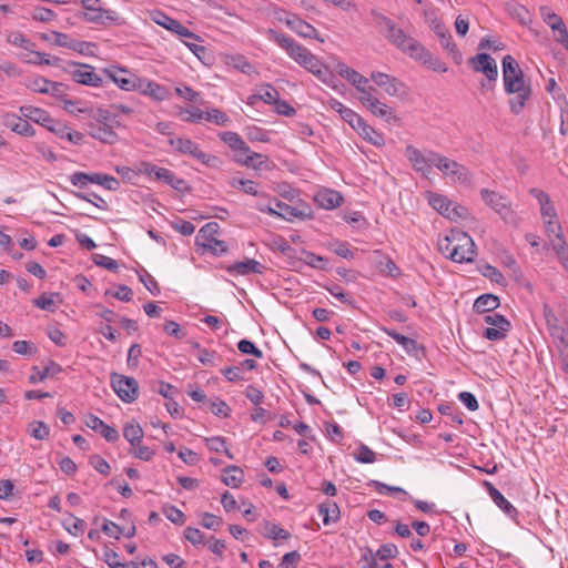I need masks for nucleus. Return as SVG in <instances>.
<instances>
[{
  "label": "nucleus",
  "instance_id": "obj_1",
  "mask_svg": "<svg viewBox=\"0 0 568 568\" xmlns=\"http://www.w3.org/2000/svg\"><path fill=\"white\" fill-rule=\"evenodd\" d=\"M503 79L506 93L516 94L509 101L510 111L514 114H519L531 95V87L526 83L523 70L509 54L503 59Z\"/></svg>",
  "mask_w": 568,
  "mask_h": 568
},
{
  "label": "nucleus",
  "instance_id": "obj_2",
  "mask_svg": "<svg viewBox=\"0 0 568 568\" xmlns=\"http://www.w3.org/2000/svg\"><path fill=\"white\" fill-rule=\"evenodd\" d=\"M277 44L283 48L287 54L301 67L318 77L325 82L333 80V75L325 68L316 55H314L305 47L301 45L293 38H275Z\"/></svg>",
  "mask_w": 568,
  "mask_h": 568
},
{
  "label": "nucleus",
  "instance_id": "obj_3",
  "mask_svg": "<svg viewBox=\"0 0 568 568\" xmlns=\"http://www.w3.org/2000/svg\"><path fill=\"white\" fill-rule=\"evenodd\" d=\"M392 43L403 53L436 72H446V64L434 57L416 38H390Z\"/></svg>",
  "mask_w": 568,
  "mask_h": 568
},
{
  "label": "nucleus",
  "instance_id": "obj_4",
  "mask_svg": "<svg viewBox=\"0 0 568 568\" xmlns=\"http://www.w3.org/2000/svg\"><path fill=\"white\" fill-rule=\"evenodd\" d=\"M430 162L445 176L450 178L454 182L467 184L470 183L473 179L470 171L465 165L438 152H430Z\"/></svg>",
  "mask_w": 568,
  "mask_h": 568
},
{
  "label": "nucleus",
  "instance_id": "obj_5",
  "mask_svg": "<svg viewBox=\"0 0 568 568\" xmlns=\"http://www.w3.org/2000/svg\"><path fill=\"white\" fill-rule=\"evenodd\" d=\"M169 144L174 148L178 153L190 155L206 166L219 168L222 163L220 158L203 152L200 150L199 145L190 139L180 136L171 138Z\"/></svg>",
  "mask_w": 568,
  "mask_h": 568
},
{
  "label": "nucleus",
  "instance_id": "obj_6",
  "mask_svg": "<svg viewBox=\"0 0 568 568\" xmlns=\"http://www.w3.org/2000/svg\"><path fill=\"white\" fill-rule=\"evenodd\" d=\"M275 207L272 205H257L256 209L260 212L267 213L272 216H277L286 221H293L294 219L311 220L313 219V210L308 205H304L302 209L291 206L277 199H273Z\"/></svg>",
  "mask_w": 568,
  "mask_h": 568
},
{
  "label": "nucleus",
  "instance_id": "obj_7",
  "mask_svg": "<svg viewBox=\"0 0 568 568\" xmlns=\"http://www.w3.org/2000/svg\"><path fill=\"white\" fill-rule=\"evenodd\" d=\"M111 387L124 403H133L139 396V384L134 377L111 373Z\"/></svg>",
  "mask_w": 568,
  "mask_h": 568
},
{
  "label": "nucleus",
  "instance_id": "obj_8",
  "mask_svg": "<svg viewBox=\"0 0 568 568\" xmlns=\"http://www.w3.org/2000/svg\"><path fill=\"white\" fill-rule=\"evenodd\" d=\"M480 195L484 202L499 214L503 220H514V211L508 197L488 189H483Z\"/></svg>",
  "mask_w": 568,
  "mask_h": 568
},
{
  "label": "nucleus",
  "instance_id": "obj_9",
  "mask_svg": "<svg viewBox=\"0 0 568 568\" xmlns=\"http://www.w3.org/2000/svg\"><path fill=\"white\" fill-rule=\"evenodd\" d=\"M456 243L455 247L457 248L456 255L453 254V260L456 263H469L473 262L476 256V245L474 240L464 231L458 230L456 232Z\"/></svg>",
  "mask_w": 568,
  "mask_h": 568
},
{
  "label": "nucleus",
  "instance_id": "obj_10",
  "mask_svg": "<svg viewBox=\"0 0 568 568\" xmlns=\"http://www.w3.org/2000/svg\"><path fill=\"white\" fill-rule=\"evenodd\" d=\"M468 64L474 72L481 73L489 81H496L498 78V68L495 59L486 52H479L468 59Z\"/></svg>",
  "mask_w": 568,
  "mask_h": 568
},
{
  "label": "nucleus",
  "instance_id": "obj_11",
  "mask_svg": "<svg viewBox=\"0 0 568 568\" xmlns=\"http://www.w3.org/2000/svg\"><path fill=\"white\" fill-rule=\"evenodd\" d=\"M103 73L109 78L110 81L114 82L120 89L125 91H135L140 78L119 67H111L103 69Z\"/></svg>",
  "mask_w": 568,
  "mask_h": 568
},
{
  "label": "nucleus",
  "instance_id": "obj_12",
  "mask_svg": "<svg viewBox=\"0 0 568 568\" xmlns=\"http://www.w3.org/2000/svg\"><path fill=\"white\" fill-rule=\"evenodd\" d=\"M149 174H154L155 179L163 181L179 193H190L192 187L186 183L185 180L178 178L172 171L165 168H159L156 165H150L148 170Z\"/></svg>",
  "mask_w": 568,
  "mask_h": 568
},
{
  "label": "nucleus",
  "instance_id": "obj_13",
  "mask_svg": "<svg viewBox=\"0 0 568 568\" xmlns=\"http://www.w3.org/2000/svg\"><path fill=\"white\" fill-rule=\"evenodd\" d=\"M430 150L427 151L425 155L420 150L413 145H407L405 149V155L410 162L413 169L424 178H428L432 172L433 163L430 162Z\"/></svg>",
  "mask_w": 568,
  "mask_h": 568
},
{
  "label": "nucleus",
  "instance_id": "obj_14",
  "mask_svg": "<svg viewBox=\"0 0 568 568\" xmlns=\"http://www.w3.org/2000/svg\"><path fill=\"white\" fill-rule=\"evenodd\" d=\"M151 20L163 27L165 30L171 31L180 37H193L195 36L192 31L183 27L179 21L172 19L161 11H153L150 14Z\"/></svg>",
  "mask_w": 568,
  "mask_h": 568
},
{
  "label": "nucleus",
  "instance_id": "obj_15",
  "mask_svg": "<svg viewBox=\"0 0 568 568\" xmlns=\"http://www.w3.org/2000/svg\"><path fill=\"white\" fill-rule=\"evenodd\" d=\"M54 44L71 49L85 57H95L98 45L75 38H54Z\"/></svg>",
  "mask_w": 568,
  "mask_h": 568
},
{
  "label": "nucleus",
  "instance_id": "obj_16",
  "mask_svg": "<svg viewBox=\"0 0 568 568\" xmlns=\"http://www.w3.org/2000/svg\"><path fill=\"white\" fill-rule=\"evenodd\" d=\"M278 21L285 23L288 29L293 32H296L297 36L308 37V36H317L316 30L313 26L300 19L297 16L292 13L283 12L278 16Z\"/></svg>",
  "mask_w": 568,
  "mask_h": 568
},
{
  "label": "nucleus",
  "instance_id": "obj_17",
  "mask_svg": "<svg viewBox=\"0 0 568 568\" xmlns=\"http://www.w3.org/2000/svg\"><path fill=\"white\" fill-rule=\"evenodd\" d=\"M72 77L73 80L80 84L91 87H101L103 84L102 78L88 64H79V68L72 72Z\"/></svg>",
  "mask_w": 568,
  "mask_h": 568
},
{
  "label": "nucleus",
  "instance_id": "obj_18",
  "mask_svg": "<svg viewBox=\"0 0 568 568\" xmlns=\"http://www.w3.org/2000/svg\"><path fill=\"white\" fill-rule=\"evenodd\" d=\"M314 201L320 207L333 210L342 205L344 197L338 191L323 189L316 193Z\"/></svg>",
  "mask_w": 568,
  "mask_h": 568
},
{
  "label": "nucleus",
  "instance_id": "obj_19",
  "mask_svg": "<svg viewBox=\"0 0 568 568\" xmlns=\"http://www.w3.org/2000/svg\"><path fill=\"white\" fill-rule=\"evenodd\" d=\"M266 267L254 258L235 262L227 267V272L235 275L263 274Z\"/></svg>",
  "mask_w": 568,
  "mask_h": 568
},
{
  "label": "nucleus",
  "instance_id": "obj_20",
  "mask_svg": "<svg viewBox=\"0 0 568 568\" xmlns=\"http://www.w3.org/2000/svg\"><path fill=\"white\" fill-rule=\"evenodd\" d=\"M245 158L242 155H236L235 161L240 163L241 165H244L246 168H252L255 170L265 169L271 170L273 168L272 162L270 161L267 155L256 153V152H248L244 154Z\"/></svg>",
  "mask_w": 568,
  "mask_h": 568
},
{
  "label": "nucleus",
  "instance_id": "obj_21",
  "mask_svg": "<svg viewBox=\"0 0 568 568\" xmlns=\"http://www.w3.org/2000/svg\"><path fill=\"white\" fill-rule=\"evenodd\" d=\"M221 60L229 67H232L244 74H258V71L255 67L247 61V59L242 54H227L222 53Z\"/></svg>",
  "mask_w": 568,
  "mask_h": 568
},
{
  "label": "nucleus",
  "instance_id": "obj_22",
  "mask_svg": "<svg viewBox=\"0 0 568 568\" xmlns=\"http://www.w3.org/2000/svg\"><path fill=\"white\" fill-rule=\"evenodd\" d=\"M156 101H163L168 98V90L156 82L140 78L136 90Z\"/></svg>",
  "mask_w": 568,
  "mask_h": 568
},
{
  "label": "nucleus",
  "instance_id": "obj_23",
  "mask_svg": "<svg viewBox=\"0 0 568 568\" xmlns=\"http://www.w3.org/2000/svg\"><path fill=\"white\" fill-rule=\"evenodd\" d=\"M89 129V134L103 143L114 144L119 140L114 130H111L109 126L106 128L98 121L95 123L91 122Z\"/></svg>",
  "mask_w": 568,
  "mask_h": 568
},
{
  "label": "nucleus",
  "instance_id": "obj_24",
  "mask_svg": "<svg viewBox=\"0 0 568 568\" xmlns=\"http://www.w3.org/2000/svg\"><path fill=\"white\" fill-rule=\"evenodd\" d=\"M383 332H385L388 336H390L392 338H394L398 344H400L405 351L410 354V355H414V356H418V352L420 351L422 353H424L425 348L424 346H422L420 344L417 343V341L413 339V338H409L407 336H404L399 333H397L396 331L394 329H389V328H386V327H383L382 328Z\"/></svg>",
  "mask_w": 568,
  "mask_h": 568
},
{
  "label": "nucleus",
  "instance_id": "obj_25",
  "mask_svg": "<svg viewBox=\"0 0 568 568\" xmlns=\"http://www.w3.org/2000/svg\"><path fill=\"white\" fill-rule=\"evenodd\" d=\"M371 79L387 94L392 97L398 94V87L400 85V83L396 78L383 72L375 71L371 73Z\"/></svg>",
  "mask_w": 568,
  "mask_h": 568
},
{
  "label": "nucleus",
  "instance_id": "obj_26",
  "mask_svg": "<svg viewBox=\"0 0 568 568\" xmlns=\"http://www.w3.org/2000/svg\"><path fill=\"white\" fill-rule=\"evenodd\" d=\"M368 79L362 75L358 72H355V88L361 92L359 101L366 108L371 106L372 102H374L377 98H375L372 92L376 91L374 87H367Z\"/></svg>",
  "mask_w": 568,
  "mask_h": 568
},
{
  "label": "nucleus",
  "instance_id": "obj_27",
  "mask_svg": "<svg viewBox=\"0 0 568 568\" xmlns=\"http://www.w3.org/2000/svg\"><path fill=\"white\" fill-rule=\"evenodd\" d=\"M540 13L545 23H547L554 32H558L560 36H568V31L562 19L551 11L549 7H541Z\"/></svg>",
  "mask_w": 568,
  "mask_h": 568
},
{
  "label": "nucleus",
  "instance_id": "obj_28",
  "mask_svg": "<svg viewBox=\"0 0 568 568\" xmlns=\"http://www.w3.org/2000/svg\"><path fill=\"white\" fill-rule=\"evenodd\" d=\"M62 372V367L54 361H49L48 365L40 371L38 366L32 367V374L29 376V383L36 384L43 382L48 376H55Z\"/></svg>",
  "mask_w": 568,
  "mask_h": 568
},
{
  "label": "nucleus",
  "instance_id": "obj_29",
  "mask_svg": "<svg viewBox=\"0 0 568 568\" xmlns=\"http://www.w3.org/2000/svg\"><path fill=\"white\" fill-rule=\"evenodd\" d=\"M20 113L31 121L45 126L49 122H52L50 114L40 108L32 105H22L19 109Z\"/></svg>",
  "mask_w": 568,
  "mask_h": 568
},
{
  "label": "nucleus",
  "instance_id": "obj_30",
  "mask_svg": "<svg viewBox=\"0 0 568 568\" xmlns=\"http://www.w3.org/2000/svg\"><path fill=\"white\" fill-rule=\"evenodd\" d=\"M219 138L234 151L241 152L242 154H246L250 152V146L236 132H221L219 134Z\"/></svg>",
  "mask_w": 568,
  "mask_h": 568
},
{
  "label": "nucleus",
  "instance_id": "obj_31",
  "mask_svg": "<svg viewBox=\"0 0 568 568\" xmlns=\"http://www.w3.org/2000/svg\"><path fill=\"white\" fill-rule=\"evenodd\" d=\"M500 304L499 297L494 294H483L476 298L474 311L484 314L496 310Z\"/></svg>",
  "mask_w": 568,
  "mask_h": 568
},
{
  "label": "nucleus",
  "instance_id": "obj_32",
  "mask_svg": "<svg viewBox=\"0 0 568 568\" xmlns=\"http://www.w3.org/2000/svg\"><path fill=\"white\" fill-rule=\"evenodd\" d=\"M33 90L39 93H50L54 97H60L64 92V84L45 79H37L33 81Z\"/></svg>",
  "mask_w": 568,
  "mask_h": 568
},
{
  "label": "nucleus",
  "instance_id": "obj_33",
  "mask_svg": "<svg viewBox=\"0 0 568 568\" xmlns=\"http://www.w3.org/2000/svg\"><path fill=\"white\" fill-rule=\"evenodd\" d=\"M229 184L233 189L241 190L246 194L254 195V196H261V197H267L265 193H258L257 184L252 180H245V179H242L239 176H232L229 180Z\"/></svg>",
  "mask_w": 568,
  "mask_h": 568
},
{
  "label": "nucleus",
  "instance_id": "obj_34",
  "mask_svg": "<svg viewBox=\"0 0 568 568\" xmlns=\"http://www.w3.org/2000/svg\"><path fill=\"white\" fill-rule=\"evenodd\" d=\"M544 316L546 320L548 331L554 339L562 335H566V329L559 325L557 316L555 315L551 307H549L547 304L544 305Z\"/></svg>",
  "mask_w": 568,
  "mask_h": 568
},
{
  "label": "nucleus",
  "instance_id": "obj_35",
  "mask_svg": "<svg viewBox=\"0 0 568 568\" xmlns=\"http://www.w3.org/2000/svg\"><path fill=\"white\" fill-rule=\"evenodd\" d=\"M488 493L494 503L504 510L505 514L513 516L517 513L516 508L503 496V494L490 483H486Z\"/></svg>",
  "mask_w": 568,
  "mask_h": 568
},
{
  "label": "nucleus",
  "instance_id": "obj_36",
  "mask_svg": "<svg viewBox=\"0 0 568 568\" xmlns=\"http://www.w3.org/2000/svg\"><path fill=\"white\" fill-rule=\"evenodd\" d=\"M457 231L458 230H452L448 235H445L444 237L439 239L437 243L438 251L450 260H453L454 252H457V248L455 247Z\"/></svg>",
  "mask_w": 568,
  "mask_h": 568
},
{
  "label": "nucleus",
  "instance_id": "obj_37",
  "mask_svg": "<svg viewBox=\"0 0 568 568\" xmlns=\"http://www.w3.org/2000/svg\"><path fill=\"white\" fill-rule=\"evenodd\" d=\"M219 231V224L215 222L206 223L196 235V244L204 247L206 243H213L215 234Z\"/></svg>",
  "mask_w": 568,
  "mask_h": 568
},
{
  "label": "nucleus",
  "instance_id": "obj_38",
  "mask_svg": "<svg viewBox=\"0 0 568 568\" xmlns=\"http://www.w3.org/2000/svg\"><path fill=\"white\" fill-rule=\"evenodd\" d=\"M224 473L226 474L223 476L222 481L230 487L236 488L239 487L243 479H244V471L239 466H227L224 469Z\"/></svg>",
  "mask_w": 568,
  "mask_h": 568
},
{
  "label": "nucleus",
  "instance_id": "obj_39",
  "mask_svg": "<svg viewBox=\"0 0 568 568\" xmlns=\"http://www.w3.org/2000/svg\"><path fill=\"white\" fill-rule=\"evenodd\" d=\"M123 436L130 443L131 447H135L136 444L142 443L144 432L140 424L130 423L124 425Z\"/></svg>",
  "mask_w": 568,
  "mask_h": 568
},
{
  "label": "nucleus",
  "instance_id": "obj_40",
  "mask_svg": "<svg viewBox=\"0 0 568 568\" xmlns=\"http://www.w3.org/2000/svg\"><path fill=\"white\" fill-rule=\"evenodd\" d=\"M318 511L323 516L324 525L335 523L339 519V508L334 501H325L318 506Z\"/></svg>",
  "mask_w": 568,
  "mask_h": 568
},
{
  "label": "nucleus",
  "instance_id": "obj_41",
  "mask_svg": "<svg viewBox=\"0 0 568 568\" xmlns=\"http://www.w3.org/2000/svg\"><path fill=\"white\" fill-rule=\"evenodd\" d=\"M358 134L375 146H383L385 144L384 136L375 131L371 125L363 122L361 129H357Z\"/></svg>",
  "mask_w": 568,
  "mask_h": 568
},
{
  "label": "nucleus",
  "instance_id": "obj_42",
  "mask_svg": "<svg viewBox=\"0 0 568 568\" xmlns=\"http://www.w3.org/2000/svg\"><path fill=\"white\" fill-rule=\"evenodd\" d=\"M428 202L434 210L446 217V212L448 207L453 205V201L448 200L445 195L429 192L428 193Z\"/></svg>",
  "mask_w": 568,
  "mask_h": 568
},
{
  "label": "nucleus",
  "instance_id": "obj_43",
  "mask_svg": "<svg viewBox=\"0 0 568 568\" xmlns=\"http://www.w3.org/2000/svg\"><path fill=\"white\" fill-rule=\"evenodd\" d=\"M28 433L31 437L38 440H44L49 438L50 428L44 422L34 420L29 424Z\"/></svg>",
  "mask_w": 568,
  "mask_h": 568
},
{
  "label": "nucleus",
  "instance_id": "obj_44",
  "mask_svg": "<svg viewBox=\"0 0 568 568\" xmlns=\"http://www.w3.org/2000/svg\"><path fill=\"white\" fill-rule=\"evenodd\" d=\"M94 119L95 121L102 123L106 128H111V130L122 126L121 122L116 119V116L105 109H98L94 114Z\"/></svg>",
  "mask_w": 568,
  "mask_h": 568
},
{
  "label": "nucleus",
  "instance_id": "obj_45",
  "mask_svg": "<svg viewBox=\"0 0 568 568\" xmlns=\"http://www.w3.org/2000/svg\"><path fill=\"white\" fill-rule=\"evenodd\" d=\"M374 115L384 118L386 121H389L390 119L397 120V118L394 115V111L390 106L387 104L381 102L378 99H376L374 102H372L371 106L367 108Z\"/></svg>",
  "mask_w": 568,
  "mask_h": 568
},
{
  "label": "nucleus",
  "instance_id": "obj_46",
  "mask_svg": "<svg viewBox=\"0 0 568 568\" xmlns=\"http://www.w3.org/2000/svg\"><path fill=\"white\" fill-rule=\"evenodd\" d=\"M53 297H59V293H51V294L43 293L38 298H36L33 301V304L41 310L53 313V312H55V310L58 307Z\"/></svg>",
  "mask_w": 568,
  "mask_h": 568
},
{
  "label": "nucleus",
  "instance_id": "obj_47",
  "mask_svg": "<svg viewBox=\"0 0 568 568\" xmlns=\"http://www.w3.org/2000/svg\"><path fill=\"white\" fill-rule=\"evenodd\" d=\"M440 44L456 64H460L463 62V54L457 48L454 38H440Z\"/></svg>",
  "mask_w": 568,
  "mask_h": 568
},
{
  "label": "nucleus",
  "instance_id": "obj_48",
  "mask_svg": "<svg viewBox=\"0 0 568 568\" xmlns=\"http://www.w3.org/2000/svg\"><path fill=\"white\" fill-rule=\"evenodd\" d=\"M265 528H266V531L263 535L266 538L277 540V539H288L291 537V534L287 530L281 528L280 526H277L275 524H271L267 521L265 524Z\"/></svg>",
  "mask_w": 568,
  "mask_h": 568
},
{
  "label": "nucleus",
  "instance_id": "obj_49",
  "mask_svg": "<svg viewBox=\"0 0 568 568\" xmlns=\"http://www.w3.org/2000/svg\"><path fill=\"white\" fill-rule=\"evenodd\" d=\"M484 321L486 324L491 325V327L500 328L503 331H509L511 327L510 322L504 315L497 313L486 315Z\"/></svg>",
  "mask_w": 568,
  "mask_h": 568
},
{
  "label": "nucleus",
  "instance_id": "obj_50",
  "mask_svg": "<svg viewBox=\"0 0 568 568\" xmlns=\"http://www.w3.org/2000/svg\"><path fill=\"white\" fill-rule=\"evenodd\" d=\"M206 446L212 452H224L229 458H233L232 453L226 448V440L224 437L215 436L206 438Z\"/></svg>",
  "mask_w": 568,
  "mask_h": 568
},
{
  "label": "nucleus",
  "instance_id": "obj_51",
  "mask_svg": "<svg viewBox=\"0 0 568 568\" xmlns=\"http://www.w3.org/2000/svg\"><path fill=\"white\" fill-rule=\"evenodd\" d=\"M162 511L166 518L175 525H183L185 523L186 517L184 513L178 509L175 506H164Z\"/></svg>",
  "mask_w": 568,
  "mask_h": 568
},
{
  "label": "nucleus",
  "instance_id": "obj_52",
  "mask_svg": "<svg viewBox=\"0 0 568 568\" xmlns=\"http://www.w3.org/2000/svg\"><path fill=\"white\" fill-rule=\"evenodd\" d=\"M262 88L264 90H261V92L258 93L260 100L267 104H275L280 98L278 91L268 83L263 84Z\"/></svg>",
  "mask_w": 568,
  "mask_h": 568
},
{
  "label": "nucleus",
  "instance_id": "obj_53",
  "mask_svg": "<svg viewBox=\"0 0 568 568\" xmlns=\"http://www.w3.org/2000/svg\"><path fill=\"white\" fill-rule=\"evenodd\" d=\"M237 348L243 354H250L256 358L263 357V352L250 339H241L237 343Z\"/></svg>",
  "mask_w": 568,
  "mask_h": 568
},
{
  "label": "nucleus",
  "instance_id": "obj_54",
  "mask_svg": "<svg viewBox=\"0 0 568 568\" xmlns=\"http://www.w3.org/2000/svg\"><path fill=\"white\" fill-rule=\"evenodd\" d=\"M89 463L101 475L108 476L111 473V466L100 455L90 456Z\"/></svg>",
  "mask_w": 568,
  "mask_h": 568
},
{
  "label": "nucleus",
  "instance_id": "obj_55",
  "mask_svg": "<svg viewBox=\"0 0 568 568\" xmlns=\"http://www.w3.org/2000/svg\"><path fill=\"white\" fill-rule=\"evenodd\" d=\"M204 118L206 121L214 122L222 126L227 125L230 122L227 114L219 109H212L211 111H207Z\"/></svg>",
  "mask_w": 568,
  "mask_h": 568
},
{
  "label": "nucleus",
  "instance_id": "obj_56",
  "mask_svg": "<svg viewBox=\"0 0 568 568\" xmlns=\"http://www.w3.org/2000/svg\"><path fill=\"white\" fill-rule=\"evenodd\" d=\"M342 119L345 120L355 131L363 125V118L351 109L342 110Z\"/></svg>",
  "mask_w": 568,
  "mask_h": 568
},
{
  "label": "nucleus",
  "instance_id": "obj_57",
  "mask_svg": "<svg viewBox=\"0 0 568 568\" xmlns=\"http://www.w3.org/2000/svg\"><path fill=\"white\" fill-rule=\"evenodd\" d=\"M468 209L455 202H453V205L448 207V211L446 212V217L454 221L459 219H466L468 217Z\"/></svg>",
  "mask_w": 568,
  "mask_h": 568
},
{
  "label": "nucleus",
  "instance_id": "obj_58",
  "mask_svg": "<svg viewBox=\"0 0 568 568\" xmlns=\"http://www.w3.org/2000/svg\"><path fill=\"white\" fill-rule=\"evenodd\" d=\"M92 258L95 265L104 267L109 271L116 272L119 268L118 262L105 255L94 254Z\"/></svg>",
  "mask_w": 568,
  "mask_h": 568
},
{
  "label": "nucleus",
  "instance_id": "obj_59",
  "mask_svg": "<svg viewBox=\"0 0 568 568\" xmlns=\"http://www.w3.org/2000/svg\"><path fill=\"white\" fill-rule=\"evenodd\" d=\"M211 412L219 417L226 418L231 414V407L222 399L210 402Z\"/></svg>",
  "mask_w": 568,
  "mask_h": 568
},
{
  "label": "nucleus",
  "instance_id": "obj_60",
  "mask_svg": "<svg viewBox=\"0 0 568 568\" xmlns=\"http://www.w3.org/2000/svg\"><path fill=\"white\" fill-rule=\"evenodd\" d=\"M12 349L20 355H33L37 352L34 344L28 341L13 342Z\"/></svg>",
  "mask_w": 568,
  "mask_h": 568
},
{
  "label": "nucleus",
  "instance_id": "obj_61",
  "mask_svg": "<svg viewBox=\"0 0 568 568\" xmlns=\"http://www.w3.org/2000/svg\"><path fill=\"white\" fill-rule=\"evenodd\" d=\"M130 453L134 455V457L149 462L153 458L154 452L148 447L140 444H136L135 447H131Z\"/></svg>",
  "mask_w": 568,
  "mask_h": 568
},
{
  "label": "nucleus",
  "instance_id": "obj_62",
  "mask_svg": "<svg viewBox=\"0 0 568 568\" xmlns=\"http://www.w3.org/2000/svg\"><path fill=\"white\" fill-rule=\"evenodd\" d=\"M505 48V44L500 41L499 38L490 39V38H484L479 44L478 50L485 51V50H493L494 52L503 50Z\"/></svg>",
  "mask_w": 568,
  "mask_h": 568
},
{
  "label": "nucleus",
  "instance_id": "obj_63",
  "mask_svg": "<svg viewBox=\"0 0 568 568\" xmlns=\"http://www.w3.org/2000/svg\"><path fill=\"white\" fill-rule=\"evenodd\" d=\"M356 460L363 464H371L376 460V454L369 447L362 444L356 454Z\"/></svg>",
  "mask_w": 568,
  "mask_h": 568
},
{
  "label": "nucleus",
  "instance_id": "obj_64",
  "mask_svg": "<svg viewBox=\"0 0 568 568\" xmlns=\"http://www.w3.org/2000/svg\"><path fill=\"white\" fill-rule=\"evenodd\" d=\"M301 554L296 550L287 552L283 556L281 567L283 568H296V565L301 561Z\"/></svg>",
  "mask_w": 568,
  "mask_h": 568
}]
</instances>
